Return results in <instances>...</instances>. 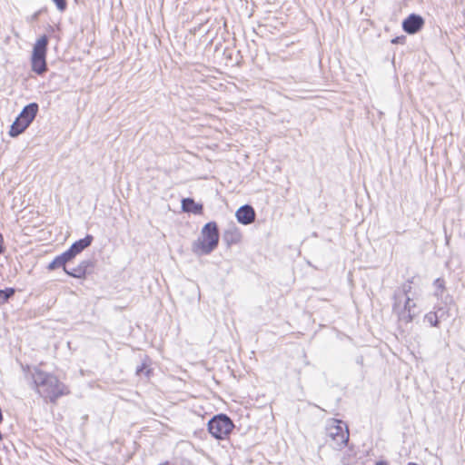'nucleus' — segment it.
Wrapping results in <instances>:
<instances>
[{
  "instance_id": "obj_1",
  "label": "nucleus",
  "mask_w": 465,
  "mask_h": 465,
  "mask_svg": "<svg viewBox=\"0 0 465 465\" xmlns=\"http://www.w3.org/2000/svg\"><path fill=\"white\" fill-rule=\"evenodd\" d=\"M31 375L36 392L53 404H55L59 398L70 393L68 387L53 373L34 368Z\"/></svg>"
},
{
  "instance_id": "obj_2",
  "label": "nucleus",
  "mask_w": 465,
  "mask_h": 465,
  "mask_svg": "<svg viewBox=\"0 0 465 465\" xmlns=\"http://www.w3.org/2000/svg\"><path fill=\"white\" fill-rule=\"evenodd\" d=\"M220 233L216 222H208L201 230V234L193 242L192 251L198 256L208 255L213 252L219 244Z\"/></svg>"
},
{
  "instance_id": "obj_3",
  "label": "nucleus",
  "mask_w": 465,
  "mask_h": 465,
  "mask_svg": "<svg viewBox=\"0 0 465 465\" xmlns=\"http://www.w3.org/2000/svg\"><path fill=\"white\" fill-rule=\"evenodd\" d=\"M49 38L46 35L40 36L33 45L30 58L31 70L38 75L47 72L46 54Z\"/></svg>"
},
{
  "instance_id": "obj_4",
  "label": "nucleus",
  "mask_w": 465,
  "mask_h": 465,
  "mask_svg": "<svg viewBox=\"0 0 465 465\" xmlns=\"http://www.w3.org/2000/svg\"><path fill=\"white\" fill-rule=\"evenodd\" d=\"M39 111V105L37 103H30L26 104L18 116L15 118L14 123L10 126L9 135L11 137H17L23 134L29 125L33 123Z\"/></svg>"
},
{
  "instance_id": "obj_5",
  "label": "nucleus",
  "mask_w": 465,
  "mask_h": 465,
  "mask_svg": "<svg viewBox=\"0 0 465 465\" xmlns=\"http://www.w3.org/2000/svg\"><path fill=\"white\" fill-rule=\"evenodd\" d=\"M234 427L232 420L224 413L214 415L207 423L209 433L212 437L219 440L229 438Z\"/></svg>"
},
{
  "instance_id": "obj_6",
  "label": "nucleus",
  "mask_w": 465,
  "mask_h": 465,
  "mask_svg": "<svg viewBox=\"0 0 465 465\" xmlns=\"http://www.w3.org/2000/svg\"><path fill=\"white\" fill-rule=\"evenodd\" d=\"M327 431L329 437L337 441L340 447L347 444L349 440V430L347 425L341 420H333L331 424L327 428Z\"/></svg>"
},
{
  "instance_id": "obj_7",
  "label": "nucleus",
  "mask_w": 465,
  "mask_h": 465,
  "mask_svg": "<svg viewBox=\"0 0 465 465\" xmlns=\"http://www.w3.org/2000/svg\"><path fill=\"white\" fill-rule=\"evenodd\" d=\"M393 304H392V311L398 317V322L400 327H402L403 325H407L411 323L415 317L418 316L417 313L411 312L410 309H403L401 307V301H398V293L394 292L393 294Z\"/></svg>"
},
{
  "instance_id": "obj_8",
  "label": "nucleus",
  "mask_w": 465,
  "mask_h": 465,
  "mask_svg": "<svg viewBox=\"0 0 465 465\" xmlns=\"http://www.w3.org/2000/svg\"><path fill=\"white\" fill-rule=\"evenodd\" d=\"M423 17L417 14H411L402 21V29L409 35H415L424 26Z\"/></svg>"
},
{
  "instance_id": "obj_9",
  "label": "nucleus",
  "mask_w": 465,
  "mask_h": 465,
  "mask_svg": "<svg viewBox=\"0 0 465 465\" xmlns=\"http://www.w3.org/2000/svg\"><path fill=\"white\" fill-rule=\"evenodd\" d=\"M94 268V262L91 259L82 261L76 267L68 269L64 266V272L74 278H84L87 273H90Z\"/></svg>"
},
{
  "instance_id": "obj_10",
  "label": "nucleus",
  "mask_w": 465,
  "mask_h": 465,
  "mask_svg": "<svg viewBox=\"0 0 465 465\" xmlns=\"http://www.w3.org/2000/svg\"><path fill=\"white\" fill-rule=\"evenodd\" d=\"M235 217L241 224L248 225L254 222L256 213L253 207L250 204H244L238 208Z\"/></svg>"
},
{
  "instance_id": "obj_11",
  "label": "nucleus",
  "mask_w": 465,
  "mask_h": 465,
  "mask_svg": "<svg viewBox=\"0 0 465 465\" xmlns=\"http://www.w3.org/2000/svg\"><path fill=\"white\" fill-rule=\"evenodd\" d=\"M242 240V233L235 223H231L223 232V241L228 248L237 244Z\"/></svg>"
},
{
  "instance_id": "obj_12",
  "label": "nucleus",
  "mask_w": 465,
  "mask_h": 465,
  "mask_svg": "<svg viewBox=\"0 0 465 465\" xmlns=\"http://www.w3.org/2000/svg\"><path fill=\"white\" fill-rule=\"evenodd\" d=\"M182 210L184 213L200 215L203 212V205L196 203L193 198L187 197L182 200Z\"/></svg>"
},
{
  "instance_id": "obj_13",
  "label": "nucleus",
  "mask_w": 465,
  "mask_h": 465,
  "mask_svg": "<svg viewBox=\"0 0 465 465\" xmlns=\"http://www.w3.org/2000/svg\"><path fill=\"white\" fill-rule=\"evenodd\" d=\"M94 241V237L91 234H86L84 238L75 241L70 249L77 255L81 253L85 248L89 247Z\"/></svg>"
},
{
  "instance_id": "obj_14",
  "label": "nucleus",
  "mask_w": 465,
  "mask_h": 465,
  "mask_svg": "<svg viewBox=\"0 0 465 465\" xmlns=\"http://www.w3.org/2000/svg\"><path fill=\"white\" fill-rule=\"evenodd\" d=\"M15 293V289L9 287L3 290H0V305L5 304L8 302L10 298H12Z\"/></svg>"
},
{
  "instance_id": "obj_15",
  "label": "nucleus",
  "mask_w": 465,
  "mask_h": 465,
  "mask_svg": "<svg viewBox=\"0 0 465 465\" xmlns=\"http://www.w3.org/2000/svg\"><path fill=\"white\" fill-rule=\"evenodd\" d=\"M411 290V282H408L406 283H404L402 286H401V289L399 290V291H396L395 292L398 293V301L401 302H402V301L406 298V297H409L408 296V292H410Z\"/></svg>"
},
{
  "instance_id": "obj_16",
  "label": "nucleus",
  "mask_w": 465,
  "mask_h": 465,
  "mask_svg": "<svg viewBox=\"0 0 465 465\" xmlns=\"http://www.w3.org/2000/svg\"><path fill=\"white\" fill-rule=\"evenodd\" d=\"M66 266L63 257L61 254L55 256V258L48 264L47 269L50 271L55 270L57 268Z\"/></svg>"
},
{
  "instance_id": "obj_17",
  "label": "nucleus",
  "mask_w": 465,
  "mask_h": 465,
  "mask_svg": "<svg viewBox=\"0 0 465 465\" xmlns=\"http://www.w3.org/2000/svg\"><path fill=\"white\" fill-rule=\"evenodd\" d=\"M424 319L430 324V326L433 327H438L440 321L434 312H430L426 313Z\"/></svg>"
},
{
  "instance_id": "obj_18",
  "label": "nucleus",
  "mask_w": 465,
  "mask_h": 465,
  "mask_svg": "<svg viewBox=\"0 0 465 465\" xmlns=\"http://www.w3.org/2000/svg\"><path fill=\"white\" fill-rule=\"evenodd\" d=\"M433 311L440 320H446L450 317L449 309L443 306H437Z\"/></svg>"
},
{
  "instance_id": "obj_19",
  "label": "nucleus",
  "mask_w": 465,
  "mask_h": 465,
  "mask_svg": "<svg viewBox=\"0 0 465 465\" xmlns=\"http://www.w3.org/2000/svg\"><path fill=\"white\" fill-rule=\"evenodd\" d=\"M402 302L403 305L401 304V307L403 309H410L411 312L413 311V312L419 314L420 312L417 308L416 303L410 297H406Z\"/></svg>"
},
{
  "instance_id": "obj_20",
  "label": "nucleus",
  "mask_w": 465,
  "mask_h": 465,
  "mask_svg": "<svg viewBox=\"0 0 465 465\" xmlns=\"http://www.w3.org/2000/svg\"><path fill=\"white\" fill-rule=\"evenodd\" d=\"M135 373L137 375L144 374L146 377H149L151 373V370L148 368V366L143 362L140 366L136 367Z\"/></svg>"
},
{
  "instance_id": "obj_21",
  "label": "nucleus",
  "mask_w": 465,
  "mask_h": 465,
  "mask_svg": "<svg viewBox=\"0 0 465 465\" xmlns=\"http://www.w3.org/2000/svg\"><path fill=\"white\" fill-rule=\"evenodd\" d=\"M64 261L65 263H67L68 262L72 261L75 256L76 254L69 248L67 249L65 252H64L63 253H61Z\"/></svg>"
},
{
  "instance_id": "obj_22",
  "label": "nucleus",
  "mask_w": 465,
  "mask_h": 465,
  "mask_svg": "<svg viewBox=\"0 0 465 465\" xmlns=\"http://www.w3.org/2000/svg\"><path fill=\"white\" fill-rule=\"evenodd\" d=\"M52 1L55 4L57 9L61 12L64 11L67 7L66 0H52Z\"/></svg>"
},
{
  "instance_id": "obj_23",
  "label": "nucleus",
  "mask_w": 465,
  "mask_h": 465,
  "mask_svg": "<svg viewBox=\"0 0 465 465\" xmlns=\"http://www.w3.org/2000/svg\"><path fill=\"white\" fill-rule=\"evenodd\" d=\"M434 286L437 290H440L441 292L445 289L444 281L440 278H438L434 281Z\"/></svg>"
},
{
  "instance_id": "obj_24",
  "label": "nucleus",
  "mask_w": 465,
  "mask_h": 465,
  "mask_svg": "<svg viewBox=\"0 0 465 465\" xmlns=\"http://www.w3.org/2000/svg\"><path fill=\"white\" fill-rule=\"evenodd\" d=\"M406 37L404 35L402 36H397L391 40L392 44H403Z\"/></svg>"
},
{
  "instance_id": "obj_25",
  "label": "nucleus",
  "mask_w": 465,
  "mask_h": 465,
  "mask_svg": "<svg viewBox=\"0 0 465 465\" xmlns=\"http://www.w3.org/2000/svg\"><path fill=\"white\" fill-rule=\"evenodd\" d=\"M5 250V248L4 246V236L0 232V254L4 253Z\"/></svg>"
},
{
  "instance_id": "obj_26",
  "label": "nucleus",
  "mask_w": 465,
  "mask_h": 465,
  "mask_svg": "<svg viewBox=\"0 0 465 465\" xmlns=\"http://www.w3.org/2000/svg\"><path fill=\"white\" fill-rule=\"evenodd\" d=\"M376 465H389L386 460H379Z\"/></svg>"
},
{
  "instance_id": "obj_27",
  "label": "nucleus",
  "mask_w": 465,
  "mask_h": 465,
  "mask_svg": "<svg viewBox=\"0 0 465 465\" xmlns=\"http://www.w3.org/2000/svg\"><path fill=\"white\" fill-rule=\"evenodd\" d=\"M356 361H357V363H359V364H362V362H363V358H362V356L358 357V358H357V360H356Z\"/></svg>"
},
{
  "instance_id": "obj_28",
  "label": "nucleus",
  "mask_w": 465,
  "mask_h": 465,
  "mask_svg": "<svg viewBox=\"0 0 465 465\" xmlns=\"http://www.w3.org/2000/svg\"><path fill=\"white\" fill-rule=\"evenodd\" d=\"M408 465H419V464H417V463H415V462H409V464H408Z\"/></svg>"
}]
</instances>
